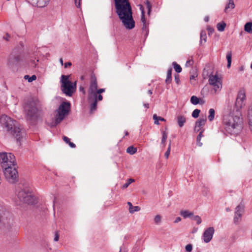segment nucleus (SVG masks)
Masks as SVG:
<instances>
[{
  "instance_id": "57",
  "label": "nucleus",
  "mask_w": 252,
  "mask_h": 252,
  "mask_svg": "<svg viewBox=\"0 0 252 252\" xmlns=\"http://www.w3.org/2000/svg\"><path fill=\"white\" fill-rule=\"evenodd\" d=\"M158 120L159 121H162V122H165L166 120L165 119L161 117H159V116H158Z\"/></svg>"
},
{
  "instance_id": "29",
  "label": "nucleus",
  "mask_w": 252,
  "mask_h": 252,
  "mask_svg": "<svg viewBox=\"0 0 252 252\" xmlns=\"http://www.w3.org/2000/svg\"><path fill=\"white\" fill-rule=\"evenodd\" d=\"M137 150V149L136 147H134L133 146H130L126 149V152L129 154L132 155L136 153Z\"/></svg>"
},
{
  "instance_id": "10",
  "label": "nucleus",
  "mask_w": 252,
  "mask_h": 252,
  "mask_svg": "<svg viewBox=\"0 0 252 252\" xmlns=\"http://www.w3.org/2000/svg\"><path fill=\"white\" fill-rule=\"evenodd\" d=\"M24 109L27 119L32 120L36 117L37 109L34 102L30 101L27 103Z\"/></svg>"
},
{
  "instance_id": "7",
  "label": "nucleus",
  "mask_w": 252,
  "mask_h": 252,
  "mask_svg": "<svg viewBox=\"0 0 252 252\" xmlns=\"http://www.w3.org/2000/svg\"><path fill=\"white\" fill-rule=\"evenodd\" d=\"M209 84L212 87L215 94L219 93L222 87L221 77L218 73H211L208 77Z\"/></svg>"
},
{
  "instance_id": "11",
  "label": "nucleus",
  "mask_w": 252,
  "mask_h": 252,
  "mask_svg": "<svg viewBox=\"0 0 252 252\" xmlns=\"http://www.w3.org/2000/svg\"><path fill=\"white\" fill-rule=\"evenodd\" d=\"M0 123L6 128L7 130H12L13 126H15L14 122L6 115H2L0 117Z\"/></svg>"
},
{
  "instance_id": "55",
  "label": "nucleus",
  "mask_w": 252,
  "mask_h": 252,
  "mask_svg": "<svg viewBox=\"0 0 252 252\" xmlns=\"http://www.w3.org/2000/svg\"><path fill=\"white\" fill-rule=\"evenodd\" d=\"M71 62H67L64 63V68H67L68 66H70L71 65Z\"/></svg>"
},
{
  "instance_id": "37",
  "label": "nucleus",
  "mask_w": 252,
  "mask_h": 252,
  "mask_svg": "<svg viewBox=\"0 0 252 252\" xmlns=\"http://www.w3.org/2000/svg\"><path fill=\"white\" fill-rule=\"evenodd\" d=\"M172 64H173V65L175 70L177 73H180L182 71V67H181V66L179 64H177L175 62H174Z\"/></svg>"
},
{
  "instance_id": "9",
  "label": "nucleus",
  "mask_w": 252,
  "mask_h": 252,
  "mask_svg": "<svg viewBox=\"0 0 252 252\" xmlns=\"http://www.w3.org/2000/svg\"><path fill=\"white\" fill-rule=\"evenodd\" d=\"M0 162L3 168L17 164L15 156L10 153H0Z\"/></svg>"
},
{
  "instance_id": "36",
  "label": "nucleus",
  "mask_w": 252,
  "mask_h": 252,
  "mask_svg": "<svg viewBox=\"0 0 252 252\" xmlns=\"http://www.w3.org/2000/svg\"><path fill=\"white\" fill-rule=\"evenodd\" d=\"M199 99L196 96L193 95L190 98V102L193 105H196L199 103Z\"/></svg>"
},
{
  "instance_id": "32",
  "label": "nucleus",
  "mask_w": 252,
  "mask_h": 252,
  "mask_svg": "<svg viewBox=\"0 0 252 252\" xmlns=\"http://www.w3.org/2000/svg\"><path fill=\"white\" fill-rule=\"evenodd\" d=\"M226 59L227 61V67L229 68L231 66V58H232V53L231 52H227L226 54Z\"/></svg>"
},
{
  "instance_id": "61",
  "label": "nucleus",
  "mask_w": 252,
  "mask_h": 252,
  "mask_svg": "<svg viewBox=\"0 0 252 252\" xmlns=\"http://www.w3.org/2000/svg\"><path fill=\"white\" fill-rule=\"evenodd\" d=\"M195 78L196 77L194 75H192L191 76H190V79L191 80H193V79H195Z\"/></svg>"
},
{
  "instance_id": "18",
  "label": "nucleus",
  "mask_w": 252,
  "mask_h": 252,
  "mask_svg": "<svg viewBox=\"0 0 252 252\" xmlns=\"http://www.w3.org/2000/svg\"><path fill=\"white\" fill-rule=\"evenodd\" d=\"M177 123L180 127H182L184 126V124L186 122V118L184 116L179 115L177 116Z\"/></svg>"
},
{
  "instance_id": "17",
  "label": "nucleus",
  "mask_w": 252,
  "mask_h": 252,
  "mask_svg": "<svg viewBox=\"0 0 252 252\" xmlns=\"http://www.w3.org/2000/svg\"><path fill=\"white\" fill-rule=\"evenodd\" d=\"M13 129L12 130V133L14 136L16 137L18 140H20L21 135L22 134L21 128L19 127L13 126Z\"/></svg>"
},
{
  "instance_id": "31",
  "label": "nucleus",
  "mask_w": 252,
  "mask_h": 252,
  "mask_svg": "<svg viewBox=\"0 0 252 252\" xmlns=\"http://www.w3.org/2000/svg\"><path fill=\"white\" fill-rule=\"evenodd\" d=\"M168 136V132L166 131H163L162 132V139L161 143V144L163 145V146H165V142L166 141V139L167 138Z\"/></svg>"
},
{
  "instance_id": "46",
  "label": "nucleus",
  "mask_w": 252,
  "mask_h": 252,
  "mask_svg": "<svg viewBox=\"0 0 252 252\" xmlns=\"http://www.w3.org/2000/svg\"><path fill=\"white\" fill-rule=\"evenodd\" d=\"M185 250L187 252H191L192 250V246L191 244H188L186 245Z\"/></svg>"
},
{
  "instance_id": "43",
  "label": "nucleus",
  "mask_w": 252,
  "mask_h": 252,
  "mask_svg": "<svg viewBox=\"0 0 252 252\" xmlns=\"http://www.w3.org/2000/svg\"><path fill=\"white\" fill-rule=\"evenodd\" d=\"M38 62V60H31L30 61V65L32 67H35L36 66V63Z\"/></svg>"
},
{
  "instance_id": "21",
  "label": "nucleus",
  "mask_w": 252,
  "mask_h": 252,
  "mask_svg": "<svg viewBox=\"0 0 252 252\" xmlns=\"http://www.w3.org/2000/svg\"><path fill=\"white\" fill-rule=\"evenodd\" d=\"M21 61V58L20 56H15L12 59H10L9 60V65H11V64H18V63H19Z\"/></svg>"
},
{
  "instance_id": "38",
  "label": "nucleus",
  "mask_w": 252,
  "mask_h": 252,
  "mask_svg": "<svg viewBox=\"0 0 252 252\" xmlns=\"http://www.w3.org/2000/svg\"><path fill=\"white\" fill-rule=\"evenodd\" d=\"M63 139L66 143L68 144V145L70 146V147H71V148L75 147V145L74 143L71 142L70 141V139L69 138H68L67 137L63 136Z\"/></svg>"
},
{
  "instance_id": "14",
  "label": "nucleus",
  "mask_w": 252,
  "mask_h": 252,
  "mask_svg": "<svg viewBox=\"0 0 252 252\" xmlns=\"http://www.w3.org/2000/svg\"><path fill=\"white\" fill-rule=\"evenodd\" d=\"M34 6L38 7H44L46 6L50 0H26Z\"/></svg>"
},
{
  "instance_id": "50",
  "label": "nucleus",
  "mask_w": 252,
  "mask_h": 252,
  "mask_svg": "<svg viewBox=\"0 0 252 252\" xmlns=\"http://www.w3.org/2000/svg\"><path fill=\"white\" fill-rule=\"evenodd\" d=\"M119 252H127V250L124 246H122L120 247Z\"/></svg>"
},
{
  "instance_id": "33",
  "label": "nucleus",
  "mask_w": 252,
  "mask_h": 252,
  "mask_svg": "<svg viewBox=\"0 0 252 252\" xmlns=\"http://www.w3.org/2000/svg\"><path fill=\"white\" fill-rule=\"evenodd\" d=\"M203 136V130L201 131L196 138L197 145L201 147L202 145V143L200 142L201 138Z\"/></svg>"
},
{
  "instance_id": "25",
  "label": "nucleus",
  "mask_w": 252,
  "mask_h": 252,
  "mask_svg": "<svg viewBox=\"0 0 252 252\" xmlns=\"http://www.w3.org/2000/svg\"><path fill=\"white\" fill-rule=\"evenodd\" d=\"M245 31L249 33H252V22H248L245 25Z\"/></svg>"
},
{
  "instance_id": "24",
  "label": "nucleus",
  "mask_w": 252,
  "mask_h": 252,
  "mask_svg": "<svg viewBox=\"0 0 252 252\" xmlns=\"http://www.w3.org/2000/svg\"><path fill=\"white\" fill-rule=\"evenodd\" d=\"M245 102L236 99L235 102V107L236 108V111L239 112V110L242 109L245 106Z\"/></svg>"
},
{
  "instance_id": "54",
  "label": "nucleus",
  "mask_w": 252,
  "mask_h": 252,
  "mask_svg": "<svg viewBox=\"0 0 252 252\" xmlns=\"http://www.w3.org/2000/svg\"><path fill=\"white\" fill-rule=\"evenodd\" d=\"M175 81L177 84H179L180 81L179 77L178 75L175 76Z\"/></svg>"
},
{
  "instance_id": "22",
  "label": "nucleus",
  "mask_w": 252,
  "mask_h": 252,
  "mask_svg": "<svg viewBox=\"0 0 252 252\" xmlns=\"http://www.w3.org/2000/svg\"><path fill=\"white\" fill-rule=\"evenodd\" d=\"M180 215L184 218H191L193 217V214L187 210H183L180 212Z\"/></svg>"
},
{
  "instance_id": "3",
  "label": "nucleus",
  "mask_w": 252,
  "mask_h": 252,
  "mask_svg": "<svg viewBox=\"0 0 252 252\" xmlns=\"http://www.w3.org/2000/svg\"><path fill=\"white\" fill-rule=\"evenodd\" d=\"M105 89H97V84L96 78L92 77L88 92V101L91 104L90 110L91 112L95 111L96 108L97 101H101L103 97L101 93L105 92Z\"/></svg>"
},
{
  "instance_id": "42",
  "label": "nucleus",
  "mask_w": 252,
  "mask_h": 252,
  "mask_svg": "<svg viewBox=\"0 0 252 252\" xmlns=\"http://www.w3.org/2000/svg\"><path fill=\"white\" fill-rule=\"evenodd\" d=\"M200 112V110L196 109L192 112L191 116L194 118H197L198 117Z\"/></svg>"
},
{
  "instance_id": "35",
  "label": "nucleus",
  "mask_w": 252,
  "mask_h": 252,
  "mask_svg": "<svg viewBox=\"0 0 252 252\" xmlns=\"http://www.w3.org/2000/svg\"><path fill=\"white\" fill-rule=\"evenodd\" d=\"M207 36L205 32L204 31H201L200 33V44H202L203 41L204 43L206 41Z\"/></svg>"
},
{
  "instance_id": "52",
  "label": "nucleus",
  "mask_w": 252,
  "mask_h": 252,
  "mask_svg": "<svg viewBox=\"0 0 252 252\" xmlns=\"http://www.w3.org/2000/svg\"><path fill=\"white\" fill-rule=\"evenodd\" d=\"M59 235L58 232H56L55 234L54 241L57 242L59 240Z\"/></svg>"
},
{
  "instance_id": "6",
  "label": "nucleus",
  "mask_w": 252,
  "mask_h": 252,
  "mask_svg": "<svg viewBox=\"0 0 252 252\" xmlns=\"http://www.w3.org/2000/svg\"><path fill=\"white\" fill-rule=\"evenodd\" d=\"M69 75H62L61 77V90L66 95L71 96L75 92L76 82H71L69 80Z\"/></svg>"
},
{
  "instance_id": "47",
  "label": "nucleus",
  "mask_w": 252,
  "mask_h": 252,
  "mask_svg": "<svg viewBox=\"0 0 252 252\" xmlns=\"http://www.w3.org/2000/svg\"><path fill=\"white\" fill-rule=\"evenodd\" d=\"M242 216H239V215H236V214H235L234 218V220L235 223L239 222L241 219Z\"/></svg>"
},
{
  "instance_id": "1",
  "label": "nucleus",
  "mask_w": 252,
  "mask_h": 252,
  "mask_svg": "<svg viewBox=\"0 0 252 252\" xmlns=\"http://www.w3.org/2000/svg\"><path fill=\"white\" fill-rule=\"evenodd\" d=\"M116 13L123 25L127 29L134 27L131 8L128 0H114Z\"/></svg>"
},
{
  "instance_id": "23",
  "label": "nucleus",
  "mask_w": 252,
  "mask_h": 252,
  "mask_svg": "<svg viewBox=\"0 0 252 252\" xmlns=\"http://www.w3.org/2000/svg\"><path fill=\"white\" fill-rule=\"evenodd\" d=\"M244 207L243 205L240 204L235 208V214L239 215V216H242L244 212Z\"/></svg>"
},
{
  "instance_id": "15",
  "label": "nucleus",
  "mask_w": 252,
  "mask_h": 252,
  "mask_svg": "<svg viewBox=\"0 0 252 252\" xmlns=\"http://www.w3.org/2000/svg\"><path fill=\"white\" fill-rule=\"evenodd\" d=\"M206 118L205 117L203 118H200L199 120H198L195 124L194 126V131L195 132H200L201 131L203 130V132L204 131V129L203 128V126L205 125L206 122Z\"/></svg>"
},
{
  "instance_id": "2",
  "label": "nucleus",
  "mask_w": 252,
  "mask_h": 252,
  "mask_svg": "<svg viewBox=\"0 0 252 252\" xmlns=\"http://www.w3.org/2000/svg\"><path fill=\"white\" fill-rule=\"evenodd\" d=\"M240 113L237 111L230 113L223 117V122L225 130L231 134H238L242 129Z\"/></svg>"
},
{
  "instance_id": "53",
  "label": "nucleus",
  "mask_w": 252,
  "mask_h": 252,
  "mask_svg": "<svg viewBox=\"0 0 252 252\" xmlns=\"http://www.w3.org/2000/svg\"><path fill=\"white\" fill-rule=\"evenodd\" d=\"M170 153V150L169 149H167L166 152L165 153V157H166V158H168Z\"/></svg>"
},
{
  "instance_id": "58",
  "label": "nucleus",
  "mask_w": 252,
  "mask_h": 252,
  "mask_svg": "<svg viewBox=\"0 0 252 252\" xmlns=\"http://www.w3.org/2000/svg\"><path fill=\"white\" fill-rule=\"evenodd\" d=\"M80 91H81L84 94H85V91L84 89L83 88L80 87Z\"/></svg>"
},
{
  "instance_id": "64",
  "label": "nucleus",
  "mask_w": 252,
  "mask_h": 252,
  "mask_svg": "<svg viewBox=\"0 0 252 252\" xmlns=\"http://www.w3.org/2000/svg\"><path fill=\"white\" fill-rule=\"evenodd\" d=\"M169 149L170 150H171V143H169V146H168V149Z\"/></svg>"
},
{
  "instance_id": "8",
  "label": "nucleus",
  "mask_w": 252,
  "mask_h": 252,
  "mask_svg": "<svg viewBox=\"0 0 252 252\" xmlns=\"http://www.w3.org/2000/svg\"><path fill=\"white\" fill-rule=\"evenodd\" d=\"M17 164L4 168L3 174L6 181L11 184L15 183L18 180Z\"/></svg>"
},
{
  "instance_id": "45",
  "label": "nucleus",
  "mask_w": 252,
  "mask_h": 252,
  "mask_svg": "<svg viewBox=\"0 0 252 252\" xmlns=\"http://www.w3.org/2000/svg\"><path fill=\"white\" fill-rule=\"evenodd\" d=\"M134 182V180L133 179H129L127 182L125 183L124 185H123V188H127L128 186L132 183Z\"/></svg>"
},
{
  "instance_id": "39",
  "label": "nucleus",
  "mask_w": 252,
  "mask_h": 252,
  "mask_svg": "<svg viewBox=\"0 0 252 252\" xmlns=\"http://www.w3.org/2000/svg\"><path fill=\"white\" fill-rule=\"evenodd\" d=\"M154 222L155 223L157 224V225H159L161 223V216H160L159 215H156L154 219Z\"/></svg>"
},
{
  "instance_id": "28",
  "label": "nucleus",
  "mask_w": 252,
  "mask_h": 252,
  "mask_svg": "<svg viewBox=\"0 0 252 252\" xmlns=\"http://www.w3.org/2000/svg\"><path fill=\"white\" fill-rule=\"evenodd\" d=\"M215 111L213 108H211L209 110V115L208 116L209 121L212 122L215 118Z\"/></svg>"
},
{
  "instance_id": "40",
  "label": "nucleus",
  "mask_w": 252,
  "mask_h": 252,
  "mask_svg": "<svg viewBox=\"0 0 252 252\" xmlns=\"http://www.w3.org/2000/svg\"><path fill=\"white\" fill-rule=\"evenodd\" d=\"M24 79L28 80L29 82H32L36 80V76L35 75H33L30 77L29 75H26L24 76Z\"/></svg>"
},
{
  "instance_id": "5",
  "label": "nucleus",
  "mask_w": 252,
  "mask_h": 252,
  "mask_svg": "<svg viewBox=\"0 0 252 252\" xmlns=\"http://www.w3.org/2000/svg\"><path fill=\"white\" fill-rule=\"evenodd\" d=\"M70 109V103L69 102H63L61 104L55 112L54 119L52 120V122H49V120H47V123L52 127L56 126L68 115Z\"/></svg>"
},
{
  "instance_id": "34",
  "label": "nucleus",
  "mask_w": 252,
  "mask_h": 252,
  "mask_svg": "<svg viewBox=\"0 0 252 252\" xmlns=\"http://www.w3.org/2000/svg\"><path fill=\"white\" fill-rule=\"evenodd\" d=\"M226 27V24L224 22L219 23L217 24V29L220 32H222L224 30Z\"/></svg>"
},
{
  "instance_id": "44",
  "label": "nucleus",
  "mask_w": 252,
  "mask_h": 252,
  "mask_svg": "<svg viewBox=\"0 0 252 252\" xmlns=\"http://www.w3.org/2000/svg\"><path fill=\"white\" fill-rule=\"evenodd\" d=\"M193 220L196 221L197 224H200L202 222L201 219L199 216H193Z\"/></svg>"
},
{
  "instance_id": "60",
  "label": "nucleus",
  "mask_w": 252,
  "mask_h": 252,
  "mask_svg": "<svg viewBox=\"0 0 252 252\" xmlns=\"http://www.w3.org/2000/svg\"><path fill=\"white\" fill-rule=\"evenodd\" d=\"M204 20L205 22H208L209 21V17L206 16L204 18Z\"/></svg>"
},
{
  "instance_id": "51",
  "label": "nucleus",
  "mask_w": 252,
  "mask_h": 252,
  "mask_svg": "<svg viewBox=\"0 0 252 252\" xmlns=\"http://www.w3.org/2000/svg\"><path fill=\"white\" fill-rule=\"evenodd\" d=\"M81 0H74L75 4L77 7H80Z\"/></svg>"
},
{
  "instance_id": "19",
  "label": "nucleus",
  "mask_w": 252,
  "mask_h": 252,
  "mask_svg": "<svg viewBox=\"0 0 252 252\" xmlns=\"http://www.w3.org/2000/svg\"><path fill=\"white\" fill-rule=\"evenodd\" d=\"M236 99L240 100L241 101H242L243 102L245 101L246 93H245V91L244 89H241L239 91Z\"/></svg>"
},
{
  "instance_id": "20",
  "label": "nucleus",
  "mask_w": 252,
  "mask_h": 252,
  "mask_svg": "<svg viewBox=\"0 0 252 252\" xmlns=\"http://www.w3.org/2000/svg\"><path fill=\"white\" fill-rule=\"evenodd\" d=\"M129 206V212L130 213L133 214L135 212H138L140 210V207L138 206H133L131 202H128L127 203Z\"/></svg>"
},
{
  "instance_id": "13",
  "label": "nucleus",
  "mask_w": 252,
  "mask_h": 252,
  "mask_svg": "<svg viewBox=\"0 0 252 252\" xmlns=\"http://www.w3.org/2000/svg\"><path fill=\"white\" fill-rule=\"evenodd\" d=\"M215 233V229L213 227H209L205 229L202 236V240L205 243L210 242Z\"/></svg>"
},
{
  "instance_id": "27",
  "label": "nucleus",
  "mask_w": 252,
  "mask_h": 252,
  "mask_svg": "<svg viewBox=\"0 0 252 252\" xmlns=\"http://www.w3.org/2000/svg\"><path fill=\"white\" fill-rule=\"evenodd\" d=\"M171 74H172V68H170L167 71L166 79L165 80V83L167 84H169L171 81V80H172Z\"/></svg>"
},
{
  "instance_id": "59",
  "label": "nucleus",
  "mask_w": 252,
  "mask_h": 252,
  "mask_svg": "<svg viewBox=\"0 0 252 252\" xmlns=\"http://www.w3.org/2000/svg\"><path fill=\"white\" fill-rule=\"evenodd\" d=\"M144 106L145 107H146V108H149V104L148 103H144Z\"/></svg>"
},
{
  "instance_id": "63",
  "label": "nucleus",
  "mask_w": 252,
  "mask_h": 252,
  "mask_svg": "<svg viewBox=\"0 0 252 252\" xmlns=\"http://www.w3.org/2000/svg\"><path fill=\"white\" fill-rule=\"evenodd\" d=\"M148 93L149 94H152V90H149L148 91Z\"/></svg>"
},
{
  "instance_id": "12",
  "label": "nucleus",
  "mask_w": 252,
  "mask_h": 252,
  "mask_svg": "<svg viewBox=\"0 0 252 252\" xmlns=\"http://www.w3.org/2000/svg\"><path fill=\"white\" fill-rule=\"evenodd\" d=\"M138 6H139L140 10L141 11V21L142 23V33L144 34V37L146 38L149 33V24L147 22L145 17L144 7L141 4H139Z\"/></svg>"
},
{
  "instance_id": "16",
  "label": "nucleus",
  "mask_w": 252,
  "mask_h": 252,
  "mask_svg": "<svg viewBox=\"0 0 252 252\" xmlns=\"http://www.w3.org/2000/svg\"><path fill=\"white\" fill-rule=\"evenodd\" d=\"M9 213L6 208L0 207V222H2L4 225H5Z\"/></svg>"
},
{
  "instance_id": "48",
  "label": "nucleus",
  "mask_w": 252,
  "mask_h": 252,
  "mask_svg": "<svg viewBox=\"0 0 252 252\" xmlns=\"http://www.w3.org/2000/svg\"><path fill=\"white\" fill-rule=\"evenodd\" d=\"M153 118L154 120L155 124L157 125H159V123L158 122L159 120H158V116L156 114H154L153 115Z\"/></svg>"
},
{
  "instance_id": "49",
  "label": "nucleus",
  "mask_w": 252,
  "mask_h": 252,
  "mask_svg": "<svg viewBox=\"0 0 252 252\" xmlns=\"http://www.w3.org/2000/svg\"><path fill=\"white\" fill-rule=\"evenodd\" d=\"M193 63V61L192 60H189L188 61H187L186 62V66L188 67V66H191L192 65Z\"/></svg>"
},
{
  "instance_id": "62",
  "label": "nucleus",
  "mask_w": 252,
  "mask_h": 252,
  "mask_svg": "<svg viewBox=\"0 0 252 252\" xmlns=\"http://www.w3.org/2000/svg\"><path fill=\"white\" fill-rule=\"evenodd\" d=\"M60 62L62 65H63V59L62 58L60 59Z\"/></svg>"
},
{
  "instance_id": "26",
  "label": "nucleus",
  "mask_w": 252,
  "mask_h": 252,
  "mask_svg": "<svg viewBox=\"0 0 252 252\" xmlns=\"http://www.w3.org/2000/svg\"><path fill=\"white\" fill-rule=\"evenodd\" d=\"M248 117L249 119V125L252 131V106L248 110Z\"/></svg>"
},
{
  "instance_id": "56",
  "label": "nucleus",
  "mask_w": 252,
  "mask_h": 252,
  "mask_svg": "<svg viewBox=\"0 0 252 252\" xmlns=\"http://www.w3.org/2000/svg\"><path fill=\"white\" fill-rule=\"evenodd\" d=\"M181 220V219L180 217H177L175 220H174V223H178V222Z\"/></svg>"
},
{
  "instance_id": "4",
  "label": "nucleus",
  "mask_w": 252,
  "mask_h": 252,
  "mask_svg": "<svg viewBox=\"0 0 252 252\" xmlns=\"http://www.w3.org/2000/svg\"><path fill=\"white\" fill-rule=\"evenodd\" d=\"M14 201L17 205L23 203L33 204L36 202V198L32 194L31 189L24 188L17 190Z\"/></svg>"
},
{
  "instance_id": "41",
  "label": "nucleus",
  "mask_w": 252,
  "mask_h": 252,
  "mask_svg": "<svg viewBox=\"0 0 252 252\" xmlns=\"http://www.w3.org/2000/svg\"><path fill=\"white\" fill-rule=\"evenodd\" d=\"M144 4L145 5V8L148 10V14L149 15L151 10V5L150 4V2L149 0H146L145 1H144Z\"/></svg>"
},
{
  "instance_id": "30",
  "label": "nucleus",
  "mask_w": 252,
  "mask_h": 252,
  "mask_svg": "<svg viewBox=\"0 0 252 252\" xmlns=\"http://www.w3.org/2000/svg\"><path fill=\"white\" fill-rule=\"evenodd\" d=\"M235 7V4L233 1V0H229L228 3L226 5L225 8V11L227 12V11L229 9H232Z\"/></svg>"
}]
</instances>
